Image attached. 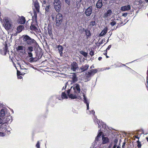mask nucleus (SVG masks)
Here are the masks:
<instances>
[{"label":"nucleus","mask_w":148,"mask_h":148,"mask_svg":"<svg viewBox=\"0 0 148 148\" xmlns=\"http://www.w3.org/2000/svg\"><path fill=\"white\" fill-rule=\"evenodd\" d=\"M97 124H98L99 128L100 129L99 130L98 134L97 137L95 138V139L94 142V145L93 146L94 147H96L97 145H99L100 143V140H101V135L102 132L100 131L101 126L99 125V124L102 125V126L103 128H105L106 126V125L105 124L102 122H100L99 120H98L97 119Z\"/></svg>","instance_id":"nucleus-1"},{"label":"nucleus","mask_w":148,"mask_h":148,"mask_svg":"<svg viewBox=\"0 0 148 148\" xmlns=\"http://www.w3.org/2000/svg\"><path fill=\"white\" fill-rule=\"evenodd\" d=\"M23 41L28 45L34 46H37L38 45L34 39L27 35L23 36Z\"/></svg>","instance_id":"nucleus-2"},{"label":"nucleus","mask_w":148,"mask_h":148,"mask_svg":"<svg viewBox=\"0 0 148 148\" xmlns=\"http://www.w3.org/2000/svg\"><path fill=\"white\" fill-rule=\"evenodd\" d=\"M4 24H3L4 27L6 29H10L12 26V21L8 17H5L3 19Z\"/></svg>","instance_id":"nucleus-3"},{"label":"nucleus","mask_w":148,"mask_h":148,"mask_svg":"<svg viewBox=\"0 0 148 148\" xmlns=\"http://www.w3.org/2000/svg\"><path fill=\"white\" fill-rule=\"evenodd\" d=\"M83 97H84V102L86 104V106H87V111L86 112L87 114H92L93 115H94L95 114V112L93 110H91L90 111L89 110H89V103L88 101L87 100V99L84 93L83 94Z\"/></svg>","instance_id":"nucleus-4"},{"label":"nucleus","mask_w":148,"mask_h":148,"mask_svg":"<svg viewBox=\"0 0 148 148\" xmlns=\"http://www.w3.org/2000/svg\"><path fill=\"white\" fill-rule=\"evenodd\" d=\"M97 71L96 69H95L91 70L89 72H88L86 73V76L85 78L86 81L89 80L90 79V77L93 75L95 73H96Z\"/></svg>","instance_id":"nucleus-5"},{"label":"nucleus","mask_w":148,"mask_h":148,"mask_svg":"<svg viewBox=\"0 0 148 148\" xmlns=\"http://www.w3.org/2000/svg\"><path fill=\"white\" fill-rule=\"evenodd\" d=\"M62 16L60 13H58L56 16V26H59L62 21Z\"/></svg>","instance_id":"nucleus-6"},{"label":"nucleus","mask_w":148,"mask_h":148,"mask_svg":"<svg viewBox=\"0 0 148 148\" xmlns=\"http://www.w3.org/2000/svg\"><path fill=\"white\" fill-rule=\"evenodd\" d=\"M61 2L59 0H54L53 2L54 6L56 12H59L60 10Z\"/></svg>","instance_id":"nucleus-7"},{"label":"nucleus","mask_w":148,"mask_h":148,"mask_svg":"<svg viewBox=\"0 0 148 148\" xmlns=\"http://www.w3.org/2000/svg\"><path fill=\"white\" fill-rule=\"evenodd\" d=\"M70 68L71 70L73 71H76V70L78 68L77 63L75 62H73L71 64Z\"/></svg>","instance_id":"nucleus-8"},{"label":"nucleus","mask_w":148,"mask_h":148,"mask_svg":"<svg viewBox=\"0 0 148 148\" xmlns=\"http://www.w3.org/2000/svg\"><path fill=\"white\" fill-rule=\"evenodd\" d=\"M66 91L64 92H62V93L61 97L60 96H56V98L58 99L59 100H62L63 99H66L68 98V95Z\"/></svg>","instance_id":"nucleus-9"},{"label":"nucleus","mask_w":148,"mask_h":148,"mask_svg":"<svg viewBox=\"0 0 148 148\" xmlns=\"http://www.w3.org/2000/svg\"><path fill=\"white\" fill-rule=\"evenodd\" d=\"M80 86L78 84H76L74 85L73 89L74 92L78 94L80 92Z\"/></svg>","instance_id":"nucleus-10"},{"label":"nucleus","mask_w":148,"mask_h":148,"mask_svg":"<svg viewBox=\"0 0 148 148\" xmlns=\"http://www.w3.org/2000/svg\"><path fill=\"white\" fill-rule=\"evenodd\" d=\"M71 90L69 89L66 92L67 93V95L69 98H71V99H76L77 97L78 94H77L75 93H74V94H71L70 93Z\"/></svg>","instance_id":"nucleus-11"},{"label":"nucleus","mask_w":148,"mask_h":148,"mask_svg":"<svg viewBox=\"0 0 148 148\" xmlns=\"http://www.w3.org/2000/svg\"><path fill=\"white\" fill-rule=\"evenodd\" d=\"M92 6H90L86 10L85 13L87 16L88 17L92 13Z\"/></svg>","instance_id":"nucleus-12"},{"label":"nucleus","mask_w":148,"mask_h":148,"mask_svg":"<svg viewBox=\"0 0 148 148\" xmlns=\"http://www.w3.org/2000/svg\"><path fill=\"white\" fill-rule=\"evenodd\" d=\"M33 4L35 11L38 12H39L40 11V6L38 1H34L33 2Z\"/></svg>","instance_id":"nucleus-13"},{"label":"nucleus","mask_w":148,"mask_h":148,"mask_svg":"<svg viewBox=\"0 0 148 148\" xmlns=\"http://www.w3.org/2000/svg\"><path fill=\"white\" fill-rule=\"evenodd\" d=\"M8 52V47L6 46L0 50V53L3 55H5Z\"/></svg>","instance_id":"nucleus-14"},{"label":"nucleus","mask_w":148,"mask_h":148,"mask_svg":"<svg viewBox=\"0 0 148 148\" xmlns=\"http://www.w3.org/2000/svg\"><path fill=\"white\" fill-rule=\"evenodd\" d=\"M103 5L102 0H98L96 4V6L97 8H100Z\"/></svg>","instance_id":"nucleus-15"},{"label":"nucleus","mask_w":148,"mask_h":148,"mask_svg":"<svg viewBox=\"0 0 148 148\" xmlns=\"http://www.w3.org/2000/svg\"><path fill=\"white\" fill-rule=\"evenodd\" d=\"M57 48L58 49V52H59L60 56H61L62 55V51L63 49V47L60 45H58L57 47Z\"/></svg>","instance_id":"nucleus-16"},{"label":"nucleus","mask_w":148,"mask_h":148,"mask_svg":"<svg viewBox=\"0 0 148 148\" xmlns=\"http://www.w3.org/2000/svg\"><path fill=\"white\" fill-rule=\"evenodd\" d=\"M131 7L130 5H125L121 7V10L122 11H125L129 10L130 9Z\"/></svg>","instance_id":"nucleus-17"},{"label":"nucleus","mask_w":148,"mask_h":148,"mask_svg":"<svg viewBox=\"0 0 148 148\" xmlns=\"http://www.w3.org/2000/svg\"><path fill=\"white\" fill-rule=\"evenodd\" d=\"M108 30V28L107 27H105L102 31L99 34L100 36H103L105 35L107 33Z\"/></svg>","instance_id":"nucleus-18"},{"label":"nucleus","mask_w":148,"mask_h":148,"mask_svg":"<svg viewBox=\"0 0 148 148\" xmlns=\"http://www.w3.org/2000/svg\"><path fill=\"white\" fill-rule=\"evenodd\" d=\"M89 67V65L86 64L80 67V69L81 70V71L83 72L86 70Z\"/></svg>","instance_id":"nucleus-19"},{"label":"nucleus","mask_w":148,"mask_h":148,"mask_svg":"<svg viewBox=\"0 0 148 148\" xmlns=\"http://www.w3.org/2000/svg\"><path fill=\"white\" fill-rule=\"evenodd\" d=\"M50 5H48L46 6L45 8V14L47 15H49V14L50 12Z\"/></svg>","instance_id":"nucleus-20"},{"label":"nucleus","mask_w":148,"mask_h":148,"mask_svg":"<svg viewBox=\"0 0 148 148\" xmlns=\"http://www.w3.org/2000/svg\"><path fill=\"white\" fill-rule=\"evenodd\" d=\"M112 13V11L111 10H108L107 12L105 13L104 16L105 18H107L110 16Z\"/></svg>","instance_id":"nucleus-21"},{"label":"nucleus","mask_w":148,"mask_h":148,"mask_svg":"<svg viewBox=\"0 0 148 148\" xmlns=\"http://www.w3.org/2000/svg\"><path fill=\"white\" fill-rule=\"evenodd\" d=\"M6 109H2L0 111V114L1 116L3 117L5 115L6 112Z\"/></svg>","instance_id":"nucleus-22"},{"label":"nucleus","mask_w":148,"mask_h":148,"mask_svg":"<svg viewBox=\"0 0 148 148\" xmlns=\"http://www.w3.org/2000/svg\"><path fill=\"white\" fill-rule=\"evenodd\" d=\"M25 22V18L23 16H21V18L19 19V23L21 24H24Z\"/></svg>","instance_id":"nucleus-23"},{"label":"nucleus","mask_w":148,"mask_h":148,"mask_svg":"<svg viewBox=\"0 0 148 148\" xmlns=\"http://www.w3.org/2000/svg\"><path fill=\"white\" fill-rule=\"evenodd\" d=\"M37 46H29L28 47L26 50L27 52H31L33 51L34 47H36Z\"/></svg>","instance_id":"nucleus-24"},{"label":"nucleus","mask_w":148,"mask_h":148,"mask_svg":"<svg viewBox=\"0 0 148 148\" xmlns=\"http://www.w3.org/2000/svg\"><path fill=\"white\" fill-rule=\"evenodd\" d=\"M72 80L73 82H75L77 80V78L75 73H73L71 77Z\"/></svg>","instance_id":"nucleus-25"},{"label":"nucleus","mask_w":148,"mask_h":148,"mask_svg":"<svg viewBox=\"0 0 148 148\" xmlns=\"http://www.w3.org/2000/svg\"><path fill=\"white\" fill-rule=\"evenodd\" d=\"M118 20V19H114V20H111L112 22L110 23V25H111L112 26H114L117 23V21Z\"/></svg>","instance_id":"nucleus-26"},{"label":"nucleus","mask_w":148,"mask_h":148,"mask_svg":"<svg viewBox=\"0 0 148 148\" xmlns=\"http://www.w3.org/2000/svg\"><path fill=\"white\" fill-rule=\"evenodd\" d=\"M102 139L103 140V144H106L109 141V139L107 137H102Z\"/></svg>","instance_id":"nucleus-27"},{"label":"nucleus","mask_w":148,"mask_h":148,"mask_svg":"<svg viewBox=\"0 0 148 148\" xmlns=\"http://www.w3.org/2000/svg\"><path fill=\"white\" fill-rule=\"evenodd\" d=\"M23 25H20L17 27V30L18 33L21 32L24 28Z\"/></svg>","instance_id":"nucleus-28"},{"label":"nucleus","mask_w":148,"mask_h":148,"mask_svg":"<svg viewBox=\"0 0 148 148\" xmlns=\"http://www.w3.org/2000/svg\"><path fill=\"white\" fill-rule=\"evenodd\" d=\"M30 29L32 30H34L35 31H36L37 30V29L35 25L32 24L30 27Z\"/></svg>","instance_id":"nucleus-29"},{"label":"nucleus","mask_w":148,"mask_h":148,"mask_svg":"<svg viewBox=\"0 0 148 148\" xmlns=\"http://www.w3.org/2000/svg\"><path fill=\"white\" fill-rule=\"evenodd\" d=\"M118 142V139L117 138H116L114 139V145L113 147V148H116V147L117 146V144Z\"/></svg>","instance_id":"nucleus-30"},{"label":"nucleus","mask_w":148,"mask_h":148,"mask_svg":"<svg viewBox=\"0 0 148 148\" xmlns=\"http://www.w3.org/2000/svg\"><path fill=\"white\" fill-rule=\"evenodd\" d=\"M24 47L22 46H19L16 48L17 50H23Z\"/></svg>","instance_id":"nucleus-31"},{"label":"nucleus","mask_w":148,"mask_h":148,"mask_svg":"<svg viewBox=\"0 0 148 148\" xmlns=\"http://www.w3.org/2000/svg\"><path fill=\"white\" fill-rule=\"evenodd\" d=\"M86 35L87 36H90L91 35L90 31L88 30H85Z\"/></svg>","instance_id":"nucleus-32"},{"label":"nucleus","mask_w":148,"mask_h":148,"mask_svg":"<svg viewBox=\"0 0 148 148\" xmlns=\"http://www.w3.org/2000/svg\"><path fill=\"white\" fill-rule=\"evenodd\" d=\"M48 33L49 35L51 36L52 34V30L49 28H48L47 29Z\"/></svg>","instance_id":"nucleus-33"},{"label":"nucleus","mask_w":148,"mask_h":148,"mask_svg":"<svg viewBox=\"0 0 148 148\" xmlns=\"http://www.w3.org/2000/svg\"><path fill=\"white\" fill-rule=\"evenodd\" d=\"M137 147L138 148H140L141 147V143L138 140L137 141Z\"/></svg>","instance_id":"nucleus-34"},{"label":"nucleus","mask_w":148,"mask_h":148,"mask_svg":"<svg viewBox=\"0 0 148 148\" xmlns=\"http://www.w3.org/2000/svg\"><path fill=\"white\" fill-rule=\"evenodd\" d=\"M95 21H92L90 23L89 25L90 26H93L95 25Z\"/></svg>","instance_id":"nucleus-35"},{"label":"nucleus","mask_w":148,"mask_h":148,"mask_svg":"<svg viewBox=\"0 0 148 148\" xmlns=\"http://www.w3.org/2000/svg\"><path fill=\"white\" fill-rule=\"evenodd\" d=\"M81 53L85 57H86L87 55V53L83 51H81Z\"/></svg>","instance_id":"nucleus-36"},{"label":"nucleus","mask_w":148,"mask_h":148,"mask_svg":"<svg viewBox=\"0 0 148 148\" xmlns=\"http://www.w3.org/2000/svg\"><path fill=\"white\" fill-rule=\"evenodd\" d=\"M94 51L91 50L89 54L91 56H92L94 55Z\"/></svg>","instance_id":"nucleus-37"},{"label":"nucleus","mask_w":148,"mask_h":148,"mask_svg":"<svg viewBox=\"0 0 148 148\" xmlns=\"http://www.w3.org/2000/svg\"><path fill=\"white\" fill-rule=\"evenodd\" d=\"M28 54V56L29 57H32L33 56L32 53L31 52H27Z\"/></svg>","instance_id":"nucleus-38"},{"label":"nucleus","mask_w":148,"mask_h":148,"mask_svg":"<svg viewBox=\"0 0 148 148\" xmlns=\"http://www.w3.org/2000/svg\"><path fill=\"white\" fill-rule=\"evenodd\" d=\"M34 59L35 58H34L32 57L30 58L29 59V61L30 62H32L33 61H34Z\"/></svg>","instance_id":"nucleus-39"},{"label":"nucleus","mask_w":148,"mask_h":148,"mask_svg":"<svg viewBox=\"0 0 148 148\" xmlns=\"http://www.w3.org/2000/svg\"><path fill=\"white\" fill-rule=\"evenodd\" d=\"M39 141L38 142V143L36 145V147H37V148H40V145L39 143Z\"/></svg>","instance_id":"nucleus-40"},{"label":"nucleus","mask_w":148,"mask_h":148,"mask_svg":"<svg viewBox=\"0 0 148 148\" xmlns=\"http://www.w3.org/2000/svg\"><path fill=\"white\" fill-rule=\"evenodd\" d=\"M5 135V133L3 132H0V136H3Z\"/></svg>","instance_id":"nucleus-41"},{"label":"nucleus","mask_w":148,"mask_h":148,"mask_svg":"<svg viewBox=\"0 0 148 148\" xmlns=\"http://www.w3.org/2000/svg\"><path fill=\"white\" fill-rule=\"evenodd\" d=\"M33 17L35 18V19H36L37 18V15L35 13H34V15Z\"/></svg>","instance_id":"nucleus-42"},{"label":"nucleus","mask_w":148,"mask_h":148,"mask_svg":"<svg viewBox=\"0 0 148 148\" xmlns=\"http://www.w3.org/2000/svg\"><path fill=\"white\" fill-rule=\"evenodd\" d=\"M65 2L67 4H69L70 3L69 0H64Z\"/></svg>","instance_id":"nucleus-43"},{"label":"nucleus","mask_w":148,"mask_h":148,"mask_svg":"<svg viewBox=\"0 0 148 148\" xmlns=\"http://www.w3.org/2000/svg\"><path fill=\"white\" fill-rule=\"evenodd\" d=\"M111 45H109L108 46V47L106 49V50H107V51L108 50H109L111 48Z\"/></svg>","instance_id":"nucleus-44"},{"label":"nucleus","mask_w":148,"mask_h":148,"mask_svg":"<svg viewBox=\"0 0 148 148\" xmlns=\"http://www.w3.org/2000/svg\"><path fill=\"white\" fill-rule=\"evenodd\" d=\"M17 77L18 79H21L22 78V77L20 75H17Z\"/></svg>","instance_id":"nucleus-45"},{"label":"nucleus","mask_w":148,"mask_h":148,"mask_svg":"<svg viewBox=\"0 0 148 148\" xmlns=\"http://www.w3.org/2000/svg\"><path fill=\"white\" fill-rule=\"evenodd\" d=\"M41 2L43 4H45L46 3V1L45 0H42Z\"/></svg>","instance_id":"nucleus-46"},{"label":"nucleus","mask_w":148,"mask_h":148,"mask_svg":"<svg viewBox=\"0 0 148 148\" xmlns=\"http://www.w3.org/2000/svg\"><path fill=\"white\" fill-rule=\"evenodd\" d=\"M127 15V13H125L123 14V16L124 17H126Z\"/></svg>","instance_id":"nucleus-47"},{"label":"nucleus","mask_w":148,"mask_h":148,"mask_svg":"<svg viewBox=\"0 0 148 148\" xmlns=\"http://www.w3.org/2000/svg\"><path fill=\"white\" fill-rule=\"evenodd\" d=\"M3 123V119L0 117V124Z\"/></svg>","instance_id":"nucleus-48"},{"label":"nucleus","mask_w":148,"mask_h":148,"mask_svg":"<svg viewBox=\"0 0 148 148\" xmlns=\"http://www.w3.org/2000/svg\"><path fill=\"white\" fill-rule=\"evenodd\" d=\"M105 53H103V54L104 55H106L107 54V51L106 50H105V51H104Z\"/></svg>","instance_id":"nucleus-49"},{"label":"nucleus","mask_w":148,"mask_h":148,"mask_svg":"<svg viewBox=\"0 0 148 148\" xmlns=\"http://www.w3.org/2000/svg\"><path fill=\"white\" fill-rule=\"evenodd\" d=\"M66 84H65V86H64L63 88V89L65 90L66 88Z\"/></svg>","instance_id":"nucleus-50"},{"label":"nucleus","mask_w":148,"mask_h":148,"mask_svg":"<svg viewBox=\"0 0 148 148\" xmlns=\"http://www.w3.org/2000/svg\"><path fill=\"white\" fill-rule=\"evenodd\" d=\"M125 142H124L123 143V145L122 146V147L123 148H124V147L125 146Z\"/></svg>","instance_id":"nucleus-51"},{"label":"nucleus","mask_w":148,"mask_h":148,"mask_svg":"<svg viewBox=\"0 0 148 148\" xmlns=\"http://www.w3.org/2000/svg\"><path fill=\"white\" fill-rule=\"evenodd\" d=\"M20 71H17V76L20 75Z\"/></svg>","instance_id":"nucleus-52"},{"label":"nucleus","mask_w":148,"mask_h":148,"mask_svg":"<svg viewBox=\"0 0 148 148\" xmlns=\"http://www.w3.org/2000/svg\"><path fill=\"white\" fill-rule=\"evenodd\" d=\"M112 146V143H111L108 146V148H111Z\"/></svg>","instance_id":"nucleus-53"},{"label":"nucleus","mask_w":148,"mask_h":148,"mask_svg":"<svg viewBox=\"0 0 148 148\" xmlns=\"http://www.w3.org/2000/svg\"><path fill=\"white\" fill-rule=\"evenodd\" d=\"M102 57H99V58H98V60H100L101 59H102Z\"/></svg>","instance_id":"nucleus-54"},{"label":"nucleus","mask_w":148,"mask_h":148,"mask_svg":"<svg viewBox=\"0 0 148 148\" xmlns=\"http://www.w3.org/2000/svg\"><path fill=\"white\" fill-rule=\"evenodd\" d=\"M135 137L137 138H138V139H139V137H138V136H135Z\"/></svg>","instance_id":"nucleus-55"},{"label":"nucleus","mask_w":148,"mask_h":148,"mask_svg":"<svg viewBox=\"0 0 148 148\" xmlns=\"http://www.w3.org/2000/svg\"><path fill=\"white\" fill-rule=\"evenodd\" d=\"M120 144H119V145L116 148H120Z\"/></svg>","instance_id":"nucleus-56"},{"label":"nucleus","mask_w":148,"mask_h":148,"mask_svg":"<svg viewBox=\"0 0 148 148\" xmlns=\"http://www.w3.org/2000/svg\"><path fill=\"white\" fill-rule=\"evenodd\" d=\"M117 24H118V25L116 27V28L118 27H119V26L121 24H120L119 23H118Z\"/></svg>","instance_id":"nucleus-57"},{"label":"nucleus","mask_w":148,"mask_h":148,"mask_svg":"<svg viewBox=\"0 0 148 148\" xmlns=\"http://www.w3.org/2000/svg\"><path fill=\"white\" fill-rule=\"evenodd\" d=\"M146 138L147 140V142H148V137H146Z\"/></svg>","instance_id":"nucleus-58"},{"label":"nucleus","mask_w":148,"mask_h":148,"mask_svg":"<svg viewBox=\"0 0 148 148\" xmlns=\"http://www.w3.org/2000/svg\"><path fill=\"white\" fill-rule=\"evenodd\" d=\"M106 58H108L109 57V56H107V55H106Z\"/></svg>","instance_id":"nucleus-59"},{"label":"nucleus","mask_w":148,"mask_h":148,"mask_svg":"<svg viewBox=\"0 0 148 148\" xmlns=\"http://www.w3.org/2000/svg\"><path fill=\"white\" fill-rule=\"evenodd\" d=\"M52 18L53 19H54V17L53 16H52Z\"/></svg>","instance_id":"nucleus-60"},{"label":"nucleus","mask_w":148,"mask_h":148,"mask_svg":"<svg viewBox=\"0 0 148 148\" xmlns=\"http://www.w3.org/2000/svg\"><path fill=\"white\" fill-rule=\"evenodd\" d=\"M145 1L147 2H148V0H145Z\"/></svg>","instance_id":"nucleus-61"},{"label":"nucleus","mask_w":148,"mask_h":148,"mask_svg":"<svg viewBox=\"0 0 148 148\" xmlns=\"http://www.w3.org/2000/svg\"><path fill=\"white\" fill-rule=\"evenodd\" d=\"M147 83L148 82V79H147Z\"/></svg>","instance_id":"nucleus-62"},{"label":"nucleus","mask_w":148,"mask_h":148,"mask_svg":"<svg viewBox=\"0 0 148 148\" xmlns=\"http://www.w3.org/2000/svg\"><path fill=\"white\" fill-rule=\"evenodd\" d=\"M109 69V68H106V69Z\"/></svg>","instance_id":"nucleus-63"},{"label":"nucleus","mask_w":148,"mask_h":148,"mask_svg":"<svg viewBox=\"0 0 148 148\" xmlns=\"http://www.w3.org/2000/svg\"><path fill=\"white\" fill-rule=\"evenodd\" d=\"M92 68V66H91L90 67V69H91Z\"/></svg>","instance_id":"nucleus-64"}]
</instances>
